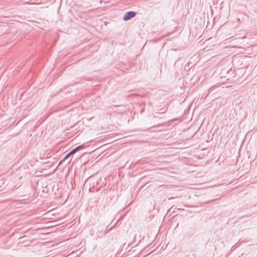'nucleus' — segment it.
Listing matches in <instances>:
<instances>
[{
  "instance_id": "obj_1",
  "label": "nucleus",
  "mask_w": 257,
  "mask_h": 257,
  "mask_svg": "<svg viewBox=\"0 0 257 257\" xmlns=\"http://www.w3.org/2000/svg\"><path fill=\"white\" fill-rule=\"evenodd\" d=\"M136 14H137L136 12H133V11H130V12H126L125 13V14L123 16V19L124 21L128 20L131 19V18L135 17V16L136 15Z\"/></svg>"
},
{
  "instance_id": "obj_2",
  "label": "nucleus",
  "mask_w": 257,
  "mask_h": 257,
  "mask_svg": "<svg viewBox=\"0 0 257 257\" xmlns=\"http://www.w3.org/2000/svg\"><path fill=\"white\" fill-rule=\"evenodd\" d=\"M84 145H80L77 147H76L75 149L72 150L71 152H70L63 159V160H65L67 159L68 157H69L71 155L75 154L78 150H79L80 149L83 148Z\"/></svg>"
},
{
  "instance_id": "obj_3",
  "label": "nucleus",
  "mask_w": 257,
  "mask_h": 257,
  "mask_svg": "<svg viewBox=\"0 0 257 257\" xmlns=\"http://www.w3.org/2000/svg\"><path fill=\"white\" fill-rule=\"evenodd\" d=\"M245 18H248V16L246 15L245 13H242V19H244Z\"/></svg>"
},
{
  "instance_id": "obj_4",
  "label": "nucleus",
  "mask_w": 257,
  "mask_h": 257,
  "mask_svg": "<svg viewBox=\"0 0 257 257\" xmlns=\"http://www.w3.org/2000/svg\"><path fill=\"white\" fill-rule=\"evenodd\" d=\"M245 57H247V56L246 55H244V56H242V58H245Z\"/></svg>"
},
{
  "instance_id": "obj_5",
  "label": "nucleus",
  "mask_w": 257,
  "mask_h": 257,
  "mask_svg": "<svg viewBox=\"0 0 257 257\" xmlns=\"http://www.w3.org/2000/svg\"><path fill=\"white\" fill-rule=\"evenodd\" d=\"M250 214H249V215H250ZM244 216H249V215H243V216H242V218H243V217H244Z\"/></svg>"
}]
</instances>
